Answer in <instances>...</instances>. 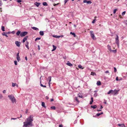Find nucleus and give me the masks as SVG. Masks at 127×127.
<instances>
[{"mask_svg":"<svg viewBox=\"0 0 127 127\" xmlns=\"http://www.w3.org/2000/svg\"><path fill=\"white\" fill-rule=\"evenodd\" d=\"M33 116L30 115L27 119L26 121L24 122L23 127H29V126H32V122L33 121Z\"/></svg>","mask_w":127,"mask_h":127,"instance_id":"nucleus-1","label":"nucleus"},{"mask_svg":"<svg viewBox=\"0 0 127 127\" xmlns=\"http://www.w3.org/2000/svg\"><path fill=\"white\" fill-rule=\"evenodd\" d=\"M8 97L11 100L12 103H14V102H16V99L13 95H8Z\"/></svg>","mask_w":127,"mask_h":127,"instance_id":"nucleus-2","label":"nucleus"},{"mask_svg":"<svg viewBox=\"0 0 127 127\" xmlns=\"http://www.w3.org/2000/svg\"><path fill=\"white\" fill-rule=\"evenodd\" d=\"M90 33L91 36L92 38L94 40L96 38L95 37L93 32L92 31H91L90 32Z\"/></svg>","mask_w":127,"mask_h":127,"instance_id":"nucleus-3","label":"nucleus"},{"mask_svg":"<svg viewBox=\"0 0 127 127\" xmlns=\"http://www.w3.org/2000/svg\"><path fill=\"white\" fill-rule=\"evenodd\" d=\"M116 36L117 37L115 38L116 42L117 45L118 47H119V37L117 35H116Z\"/></svg>","mask_w":127,"mask_h":127,"instance_id":"nucleus-4","label":"nucleus"},{"mask_svg":"<svg viewBox=\"0 0 127 127\" xmlns=\"http://www.w3.org/2000/svg\"><path fill=\"white\" fill-rule=\"evenodd\" d=\"M27 33L28 32H22L21 33L20 35L21 37L27 35Z\"/></svg>","mask_w":127,"mask_h":127,"instance_id":"nucleus-5","label":"nucleus"},{"mask_svg":"<svg viewBox=\"0 0 127 127\" xmlns=\"http://www.w3.org/2000/svg\"><path fill=\"white\" fill-rule=\"evenodd\" d=\"M119 90H115L114 91L113 90V95H115L118 94V92L119 91Z\"/></svg>","mask_w":127,"mask_h":127,"instance_id":"nucleus-6","label":"nucleus"},{"mask_svg":"<svg viewBox=\"0 0 127 127\" xmlns=\"http://www.w3.org/2000/svg\"><path fill=\"white\" fill-rule=\"evenodd\" d=\"M15 43L17 47H19L20 46L21 43L20 42L18 41H16Z\"/></svg>","mask_w":127,"mask_h":127,"instance_id":"nucleus-7","label":"nucleus"},{"mask_svg":"<svg viewBox=\"0 0 127 127\" xmlns=\"http://www.w3.org/2000/svg\"><path fill=\"white\" fill-rule=\"evenodd\" d=\"M29 44V42L27 41H26V43L25 44V45L26 47H27V48L28 49H29V48L28 46Z\"/></svg>","mask_w":127,"mask_h":127,"instance_id":"nucleus-8","label":"nucleus"},{"mask_svg":"<svg viewBox=\"0 0 127 127\" xmlns=\"http://www.w3.org/2000/svg\"><path fill=\"white\" fill-rule=\"evenodd\" d=\"M83 2L84 3H87L88 4H91L92 3V2L91 1H87V0H84L83 1Z\"/></svg>","mask_w":127,"mask_h":127,"instance_id":"nucleus-9","label":"nucleus"},{"mask_svg":"<svg viewBox=\"0 0 127 127\" xmlns=\"http://www.w3.org/2000/svg\"><path fill=\"white\" fill-rule=\"evenodd\" d=\"M28 37V36H26L24 38L23 40V43H24L25 41L27 40Z\"/></svg>","mask_w":127,"mask_h":127,"instance_id":"nucleus-10","label":"nucleus"},{"mask_svg":"<svg viewBox=\"0 0 127 127\" xmlns=\"http://www.w3.org/2000/svg\"><path fill=\"white\" fill-rule=\"evenodd\" d=\"M66 64L67 65L70 66H72V64L71 63H70L69 61H68L67 62V63Z\"/></svg>","mask_w":127,"mask_h":127,"instance_id":"nucleus-11","label":"nucleus"},{"mask_svg":"<svg viewBox=\"0 0 127 127\" xmlns=\"http://www.w3.org/2000/svg\"><path fill=\"white\" fill-rule=\"evenodd\" d=\"M15 86H16L17 87H18V85L16 83H12V86L13 87H14Z\"/></svg>","mask_w":127,"mask_h":127,"instance_id":"nucleus-12","label":"nucleus"},{"mask_svg":"<svg viewBox=\"0 0 127 127\" xmlns=\"http://www.w3.org/2000/svg\"><path fill=\"white\" fill-rule=\"evenodd\" d=\"M41 4L40 3L36 2L34 3L35 4L37 7H38Z\"/></svg>","mask_w":127,"mask_h":127,"instance_id":"nucleus-13","label":"nucleus"},{"mask_svg":"<svg viewBox=\"0 0 127 127\" xmlns=\"http://www.w3.org/2000/svg\"><path fill=\"white\" fill-rule=\"evenodd\" d=\"M113 90H110L108 93L107 94H111L113 95Z\"/></svg>","mask_w":127,"mask_h":127,"instance_id":"nucleus-14","label":"nucleus"},{"mask_svg":"<svg viewBox=\"0 0 127 127\" xmlns=\"http://www.w3.org/2000/svg\"><path fill=\"white\" fill-rule=\"evenodd\" d=\"M32 28L33 29L36 31H38L39 30L38 28L35 27H32Z\"/></svg>","mask_w":127,"mask_h":127,"instance_id":"nucleus-15","label":"nucleus"},{"mask_svg":"<svg viewBox=\"0 0 127 127\" xmlns=\"http://www.w3.org/2000/svg\"><path fill=\"white\" fill-rule=\"evenodd\" d=\"M96 84L98 86H99L101 85V82L99 81H98L97 82Z\"/></svg>","mask_w":127,"mask_h":127,"instance_id":"nucleus-16","label":"nucleus"},{"mask_svg":"<svg viewBox=\"0 0 127 127\" xmlns=\"http://www.w3.org/2000/svg\"><path fill=\"white\" fill-rule=\"evenodd\" d=\"M91 108H93V109H95L96 108L97 106L96 105H91Z\"/></svg>","mask_w":127,"mask_h":127,"instance_id":"nucleus-17","label":"nucleus"},{"mask_svg":"<svg viewBox=\"0 0 127 127\" xmlns=\"http://www.w3.org/2000/svg\"><path fill=\"white\" fill-rule=\"evenodd\" d=\"M41 36H43L44 35V32L43 31H41L39 32Z\"/></svg>","mask_w":127,"mask_h":127,"instance_id":"nucleus-18","label":"nucleus"},{"mask_svg":"<svg viewBox=\"0 0 127 127\" xmlns=\"http://www.w3.org/2000/svg\"><path fill=\"white\" fill-rule=\"evenodd\" d=\"M41 105L42 107H44L45 108H46V106L45 105V103L44 102H42Z\"/></svg>","mask_w":127,"mask_h":127,"instance_id":"nucleus-19","label":"nucleus"},{"mask_svg":"<svg viewBox=\"0 0 127 127\" xmlns=\"http://www.w3.org/2000/svg\"><path fill=\"white\" fill-rule=\"evenodd\" d=\"M21 33V31H19L16 33V34L18 36Z\"/></svg>","mask_w":127,"mask_h":127,"instance_id":"nucleus-20","label":"nucleus"},{"mask_svg":"<svg viewBox=\"0 0 127 127\" xmlns=\"http://www.w3.org/2000/svg\"><path fill=\"white\" fill-rule=\"evenodd\" d=\"M51 76H49L47 79V80H49V82H50L51 81Z\"/></svg>","mask_w":127,"mask_h":127,"instance_id":"nucleus-21","label":"nucleus"},{"mask_svg":"<svg viewBox=\"0 0 127 127\" xmlns=\"http://www.w3.org/2000/svg\"><path fill=\"white\" fill-rule=\"evenodd\" d=\"M107 47H108V49L110 51L111 50V46L109 45H108Z\"/></svg>","mask_w":127,"mask_h":127,"instance_id":"nucleus-22","label":"nucleus"},{"mask_svg":"<svg viewBox=\"0 0 127 127\" xmlns=\"http://www.w3.org/2000/svg\"><path fill=\"white\" fill-rule=\"evenodd\" d=\"M2 34L3 35L7 37H8V36L6 34V32H4Z\"/></svg>","mask_w":127,"mask_h":127,"instance_id":"nucleus-23","label":"nucleus"},{"mask_svg":"<svg viewBox=\"0 0 127 127\" xmlns=\"http://www.w3.org/2000/svg\"><path fill=\"white\" fill-rule=\"evenodd\" d=\"M70 34H72V35L74 36L75 37L76 36V35L75 33L74 32H70Z\"/></svg>","mask_w":127,"mask_h":127,"instance_id":"nucleus-24","label":"nucleus"},{"mask_svg":"<svg viewBox=\"0 0 127 127\" xmlns=\"http://www.w3.org/2000/svg\"><path fill=\"white\" fill-rule=\"evenodd\" d=\"M103 114V112H101V113H97L96 114V115L97 116H99L100 115L102 114Z\"/></svg>","mask_w":127,"mask_h":127,"instance_id":"nucleus-25","label":"nucleus"},{"mask_svg":"<svg viewBox=\"0 0 127 127\" xmlns=\"http://www.w3.org/2000/svg\"><path fill=\"white\" fill-rule=\"evenodd\" d=\"M95 92V94L94 95V96L95 97H96L97 95V94L96 93L97 91H94Z\"/></svg>","mask_w":127,"mask_h":127,"instance_id":"nucleus-26","label":"nucleus"},{"mask_svg":"<svg viewBox=\"0 0 127 127\" xmlns=\"http://www.w3.org/2000/svg\"><path fill=\"white\" fill-rule=\"evenodd\" d=\"M78 67L79 68H81L82 69H83L84 68V67H82V65L80 64L78 65Z\"/></svg>","mask_w":127,"mask_h":127,"instance_id":"nucleus-27","label":"nucleus"},{"mask_svg":"<svg viewBox=\"0 0 127 127\" xmlns=\"http://www.w3.org/2000/svg\"><path fill=\"white\" fill-rule=\"evenodd\" d=\"M103 107L102 105H101L99 108V110H97V111H101V109L103 108Z\"/></svg>","mask_w":127,"mask_h":127,"instance_id":"nucleus-28","label":"nucleus"},{"mask_svg":"<svg viewBox=\"0 0 127 127\" xmlns=\"http://www.w3.org/2000/svg\"><path fill=\"white\" fill-rule=\"evenodd\" d=\"M53 36L55 38H60L59 36H57V35H53Z\"/></svg>","mask_w":127,"mask_h":127,"instance_id":"nucleus-29","label":"nucleus"},{"mask_svg":"<svg viewBox=\"0 0 127 127\" xmlns=\"http://www.w3.org/2000/svg\"><path fill=\"white\" fill-rule=\"evenodd\" d=\"M43 5L44 6H47V4L46 3V2H44L43 3Z\"/></svg>","mask_w":127,"mask_h":127,"instance_id":"nucleus-30","label":"nucleus"},{"mask_svg":"<svg viewBox=\"0 0 127 127\" xmlns=\"http://www.w3.org/2000/svg\"><path fill=\"white\" fill-rule=\"evenodd\" d=\"M51 108L52 109L55 110L56 109V108L54 106H52L51 107Z\"/></svg>","mask_w":127,"mask_h":127,"instance_id":"nucleus-31","label":"nucleus"},{"mask_svg":"<svg viewBox=\"0 0 127 127\" xmlns=\"http://www.w3.org/2000/svg\"><path fill=\"white\" fill-rule=\"evenodd\" d=\"M91 75H96V73L95 72H91Z\"/></svg>","mask_w":127,"mask_h":127,"instance_id":"nucleus-32","label":"nucleus"},{"mask_svg":"<svg viewBox=\"0 0 127 127\" xmlns=\"http://www.w3.org/2000/svg\"><path fill=\"white\" fill-rule=\"evenodd\" d=\"M17 59L18 60V62H19V61H20V58L19 56L17 57Z\"/></svg>","mask_w":127,"mask_h":127,"instance_id":"nucleus-33","label":"nucleus"},{"mask_svg":"<svg viewBox=\"0 0 127 127\" xmlns=\"http://www.w3.org/2000/svg\"><path fill=\"white\" fill-rule=\"evenodd\" d=\"M117 10V9H114L113 11V13L114 14H115L116 13V11Z\"/></svg>","mask_w":127,"mask_h":127,"instance_id":"nucleus-34","label":"nucleus"},{"mask_svg":"<svg viewBox=\"0 0 127 127\" xmlns=\"http://www.w3.org/2000/svg\"><path fill=\"white\" fill-rule=\"evenodd\" d=\"M1 30L3 31H5L4 27V26H2L1 27Z\"/></svg>","mask_w":127,"mask_h":127,"instance_id":"nucleus-35","label":"nucleus"},{"mask_svg":"<svg viewBox=\"0 0 127 127\" xmlns=\"http://www.w3.org/2000/svg\"><path fill=\"white\" fill-rule=\"evenodd\" d=\"M3 97V96L0 93V99H2Z\"/></svg>","mask_w":127,"mask_h":127,"instance_id":"nucleus-36","label":"nucleus"},{"mask_svg":"<svg viewBox=\"0 0 127 127\" xmlns=\"http://www.w3.org/2000/svg\"><path fill=\"white\" fill-rule=\"evenodd\" d=\"M75 100L78 102H79V101L77 99V97H76L75 98Z\"/></svg>","mask_w":127,"mask_h":127,"instance_id":"nucleus-37","label":"nucleus"},{"mask_svg":"<svg viewBox=\"0 0 127 127\" xmlns=\"http://www.w3.org/2000/svg\"><path fill=\"white\" fill-rule=\"evenodd\" d=\"M40 86H41V87H46V86L45 85H43L42 84H40Z\"/></svg>","mask_w":127,"mask_h":127,"instance_id":"nucleus-38","label":"nucleus"},{"mask_svg":"<svg viewBox=\"0 0 127 127\" xmlns=\"http://www.w3.org/2000/svg\"><path fill=\"white\" fill-rule=\"evenodd\" d=\"M41 39V38L40 37H37L36 38L35 40V41H36L37 40H39Z\"/></svg>","mask_w":127,"mask_h":127,"instance_id":"nucleus-39","label":"nucleus"},{"mask_svg":"<svg viewBox=\"0 0 127 127\" xmlns=\"http://www.w3.org/2000/svg\"><path fill=\"white\" fill-rule=\"evenodd\" d=\"M53 49H55V50L56 49V47L55 46H54V45H53Z\"/></svg>","mask_w":127,"mask_h":127,"instance_id":"nucleus-40","label":"nucleus"},{"mask_svg":"<svg viewBox=\"0 0 127 127\" xmlns=\"http://www.w3.org/2000/svg\"><path fill=\"white\" fill-rule=\"evenodd\" d=\"M125 13H126V11H124L123 12H122V15H124L125 14Z\"/></svg>","mask_w":127,"mask_h":127,"instance_id":"nucleus-41","label":"nucleus"},{"mask_svg":"<svg viewBox=\"0 0 127 127\" xmlns=\"http://www.w3.org/2000/svg\"><path fill=\"white\" fill-rule=\"evenodd\" d=\"M14 63L15 64V65H17V61H14Z\"/></svg>","mask_w":127,"mask_h":127,"instance_id":"nucleus-42","label":"nucleus"},{"mask_svg":"<svg viewBox=\"0 0 127 127\" xmlns=\"http://www.w3.org/2000/svg\"><path fill=\"white\" fill-rule=\"evenodd\" d=\"M96 20V19H94L92 22V23H95V21Z\"/></svg>","mask_w":127,"mask_h":127,"instance_id":"nucleus-43","label":"nucleus"},{"mask_svg":"<svg viewBox=\"0 0 127 127\" xmlns=\"http://www.w3.org/2000/svg\"><path fill=\"white\" fill-rule=\"evenodd\" d=\"M2 4V3L1 0H0V6H1Z\"/></svg>","mask_w":127,"mask_h":127,"instance_id":"nucleus-44","label":"nucleus"},{"mask_svg":"<svg viewBox=\"0 0 127 127\" xmlns=\"http://www.w3.org/2000/svg\"><path fill=\"white\" fill-rule=\"evenodd\" d=\"M114 72H116V71H117V70L116 68L115 67H114Z\"/></svg>","mask_w":127,"mask_h":127,"instance_id":"nucleus-45","label":"nucleus"},{"mask_svg":"<svg viewBox=\"0 0 127 127\" xmlns=\"http://www.w3.org/2000/svg\"><path fill=\"white\" fill-rule=\"evenodd\" d=\"M17 1L18 2L20 3L21 2V0H17Z\"/></svg>","mask_w":127,"mask_h":127,"instance_id":"nucleus-46","label":"nucleus"},{"mask_svg":"<svg viewBox=\"0 0 127 127\" xmlns=\"http://www.w3.org/2000/svg\"><path fill=\"white\" fill-rule=\"evenodd\" d=\"M19 118V117H18L17 118H11V120H16V119L17 118Z\"/></svg>","mask_w":127,"mask_h":127,"instance_id":"nucleus-47","label":"nucleus"},{"mask_svg":"<svg viewBox=\"0 0 127 127\" xmlns=\"http://www.w3.org/2000/svg\"><path fill=\"white\" fill-rule=\"evenodd\" d=\"M93 101L91 100V101L90 102V104H92V103L93 102Z\"/></svg>","mask_w":127,"mask_h":127,"instance_id":"nucleus-48","label":"nucleus"},{"mask_svg":"<svg viewBox=\"0 0 127 127\" xmlns=\"http://www.w3.org/2000/svg\"><path fill=\"white\" fill-rule=\"evenodd\" d=\"M78 96L79 97H80L81 98L82 97V96L81 95H78Z\"/></svg>","mask_w":127,"mask_h":127,"instance_id":"nucleus-49","label":"nucleus"},{"mask_svg":"<svg viewBox=\"0 0 127 127\" xmlns=\"http://www.w3.org/2000/svg\"><path fill=\"white\" fill-rule=\"evenodd\" d=\"M114 53H116V50H111Z\"/></svg>","mask_w":127,"mask_h":127,"instance_id":"nucleus-50","label":"nucleus"},{"mask_svg":"<svg viewBox=\"0 0 127 127\" xmlns=\"http://www.w3.org/2000/svg\"><path fill=\"white\" fill-rule=\"evenodd\" d=\"M68 0H64V3H65H65H66L68 1Z\"/></svg>","mask_w":127,"mask_h":127,"instance_id":"nucleus-51","label":"nucleus"},{"mask_svg":"<svg viewBox=\"0 0 127 127\" xmlns=\"http://www.w3.org/2000/svg\"><path fill=\"white\" fill-rule=\"evenodd\" d=\"M121 127H125V125L123 124H122V125L121 126Z\"/></svg>","mask_w":127,"mask_h":127,"instance_id":"nucleus-52","label":"nucleus"},{"mask_svg":"<svg viewBox=\"0 0 127 127\" xmlns=\"http://www.w3.org/2000/svg\"><path fill=\"white\" fill-rule=\"evenodd\" d=\"M105 73H109V71L108 70H107L105 72Z\"/></svg>","mask_w":127,"mask_h":127,"instance_id":"nucleus-53","label":"nucleus"},{"mask_svg":"<svg viewBox=\"0 0 127 127\" xmlns=\"http://www.w3.org/2000/svg\"><path fill=\"white\" fill-rule=\"evenodd\" d=\"M19 56V52L17 53V57Z\"/></svg>","mask_w":127,"mask_h":127,"instance_id":"nucleus-54","label":"nucleus"},{"mask_svg":"<svg viewBox=\"0 0 127 127\" xmlns=\"http://www.w3.org/2000/svg\"><path fill=\"white\" fill-rule=\"evenodd\" d=\"M3 93L4 94L5 93H6V91H5V90H4L3 91Z\"/></svg>","mask_w":127,"mask_h":127,"instance_id":"nucleus-55","label":"nucleus"},{"mask_svg":"<svg viewBox=\"0 0 127 127\" xmlns=\"http://www.w3.org/2000/svg\"><path fill=\"white\" fill-rule=\"evenodd\" d=\"M59 4V3H58L57 4H54V6H55L56 5H58Z\"/></svg>","mask_w":127,"mask_h":127,"instance_id":"nucleus-56","label":"nucleus"},{"mask_svg":"<svg viewBox=\"0 0 127 127\" xmlns=\"http://www.w3.org/2000/svg\"><path fill=\"white\" fill-rule=\"evenodd\" d=\"M12 33H13V34H14V33H15V31H13L12 32Z\"/></svg>","mask_w":127,"mask_h":127,"instance_id":"nucleus-57","label":"nucleus"},{"mask_svg":"<svg viewBox=\"0 0 127 127\" xmlns=\"http://www.w3.org/2000/svg\"><path fill=\"white\" fill-rule=\"evenodd\" d=\"M125 22L126 24L127 25V20H126Z\"/></svg>","mask_w":127,"mask_h":127,"instance_id":"nucleus-58","label":"nucleus"},{"mask_svg":"<svg viewBox=\"0 0 127 127\" xmlns=\"http://www.w3.org/2000/svg\"><path fill=\"white\" fill-rule=\"evenodd\" d=\"M60 36V37H63L64 36L63 35H60V36Z\"/></svg>","mask_w":127,"mask_h":127,"instance_id":"nucleus-59","label":"nucleus"},{"mask_svg":"<svg viewBox=\"0 0 127 127\" xmlns=\"http://www.w3.org/2000/svg\"><path fill=\"white\" fill-rule=\"evenodd\" d=\"M38 50H39L40 49V47L39 46V45H38Z\"/></svg>","mask_w":127,"mask_h":127,"instance_id":"nucleus-60","label":"nucleus"},{"mask_svg":"<svg viewBox=\"0 0 127 127\" xmlns=\"http://www.w3.org/2000/svg\"><path fill=\"white\" fill-rule=\"evenodd\" d=\"M116 81H118L119 80L118 79V77H117L116 78Z\"/></svg>","mask_w":127,"mask_h":127,"instance_id":"nucleus-61","label":"nucleus"},{"mask_svg":"<svg viewBox=\"0 0 127 127\" xmlns=\"http://www.w3.org/2000/svg\"><path fill=\"white\" fill-rule=\"evenodd\" d=\"M46 99H49V97L47 96H46Z\"/></svg>","mask_w":127,"mask_h":127,"instance_id":"nucleus-62","label":"nucleus"},{"mask_svg":"<svg viewBox=\"0 0 127 127\" xmlns=\"http://www.w3.org/2000/svg\"><path fill=\"white\" fill-rule=\"evenodd\" d=\"M118 126H121L122 125V124H118Z\"/></svg>","mask_w":127,"mask_h":127,"instance_id":"nucleus-63","label":"nucleus"},{"mask_svg":"<svg viewBox=\"0 0 127 127\" xmlns=\"http://www.w3.org/2000/svg\"><path fill=\"white\" fill-rule=\"evenodd\" d=\"M63 126L62 125H60L59 126V127H62Z\"/></svg>","mask_w":127,"mask_h":127,"instance_id":"nucleus-64","label":"nucleus"}]
</instances>
